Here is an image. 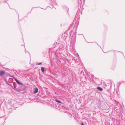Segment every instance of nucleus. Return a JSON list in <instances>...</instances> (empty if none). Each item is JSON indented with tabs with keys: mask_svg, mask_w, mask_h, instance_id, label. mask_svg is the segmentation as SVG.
<instances>
[{
	"mask_svg": "<svg viewBox=\"0 0 125 125\" xmlns=\"http://www.w3.org/2000/svg\"><path fill=\"white\" fill-rule=\"evenodd\" d=\"M38 91V89L37 88H36L35 89L34 93V94H36L37 93Z\"/></svg>",
	"mask_w": 125,
	"mask_h": 125,
	"instance_id": "nucleus-2",
	"label": "nucleus"
},
{
	"mask_svg": "<svg viewBox=\"0 0 125 125\" xmlns=\"http://www.w3.org/2000/svg\"><path fill=\"white\" fill-rule=\"evenodd\" d=\"M55 101L56 102H57L59 103H61V101H59V100H55Z\"/></svg>",
	"mask_w": 125,
	"mask_h": 125,
	"instance_id": "nucleus-6",
	"label": "nucleus"
},
{
	"mask_svg": "<svg viewBox=\"0 0 125 125\" xmlns=\"http://www.w3.org/2000/svg\"><path fill=\"white\" fill-rule=\"evenodd\" d=\"M81 124H82V125H84V124H83V123H81Z\"/></svg>",
	"mask_w": 125,
	"mask_h": 125,
	"instance_id": "nucleus-8",
	"label": "nucleus"
},
{
	"mask_svg": "<svg viewBox=\"0 0 125 125\" xmlns=\"http://www.w3.org/2000/svg\"><path fill=\"white\" fill-rule=\"evenodd\" d=\"M41 70L42 72H43L44 71V68L43 67H42L41 68Z\"/></svg>",
	"mask_w": 125,
	"mask_h": 125,
	"instance_id": "nucleus-4",
	"label": "nucleus"
},
{
	"mask_svg": "<svg viewBox=\"0 0 125 125\" xmlns=\"http://www.w3.org/2000/svg\"><path fill=\"white\" fill-rule=\"evenodd\" d=\"M42 62H41V63H38L37 65H40L41 64H42Z\"/></svg>",
	"mask_w": 125,
	"mask_h": 125,
	"instance_id": "nucleus-7",
	"label": "nucleus"
},
{
	"mask_svg": "<svg viewBox=\"0 0 125 125\" xmlns=\"http://www.w3.org/2000/svg\"><path fill=\"white\" fill-rule=\"evenodd\" d=\"M15 80L16 82L18 84H21V83L20 82H19L17 79H15Z\"/></svg>",
	"mask_w": 125,
	"mask_h": 125,
	"instance_id": "nucleus-5",
	"label": "nucleus"
},
{
	"mask_svg": "<svg viewBox=\"0 0 125 125\" xmlns=\"http://www.w3.org/2000/svg\"><path fill=\"white\" fill-rule=\"evenodd\" d=\"M5 73V72L4 71H1L0 72V75L1 76L4 74Z\"/></svg>",
	"mask_w": 125,
	"mask_h": 125,
	"instance_id": "nucleus-1",
	"label": "nucleus"
},
{
	"mask_svg": "<svg viewBox=\"0 0 125 125\" xmlns=\"http://www.w3.org/2000/svg\"><path fill=\"white\" fill-rule=\"evenodd\" d=\"M97 89L100 91H102L103 90L102 88L99 87H97Z\"/></svg>",
	"mask_w": 125,
	"mask_h": 125,
	"instance_id": "nucleus-3",
	"label": "nucleus"
}]
</instances>
